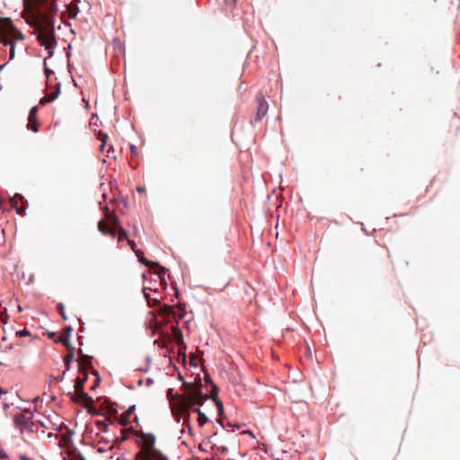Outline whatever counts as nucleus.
Returning <instances> with one entry per match:
<instances>
[{
  "mask_svg": "<svg viewBox=\"0 0 460 460\" xmlns=\"http://www.w3.org/2000/svg\"><path fill=\"white\" fill-rule=\"evenodd\" d=\"M58 0H31V9L40 31L37 35L38 43L45 49L49 57L55 53L57 46L54 31L55 17L58 11Z\"/></svg>",
  "mask_w": 460,
  "mask_h": 460,
  "instance_id": "obj_1",
  "label": "nucleus"
},
{
  "mask_svg": "<svg viewBox=\"0 0 460 460\" xmlns=\"http://www.w3.org/2000/svg\"><path fill=\"white\" fill-rule=\"evenodd\" d=\"M207 380L211 385V393L209 395L204 394V397L192 398L191 400H180L177 406L174 407V411H186V409H190L196 406H202L205 401L211 399L214 401L218 413L222 415L224 413V405L223 402L217 398L218 388L209 377Z\"/></svg>",
  "mask_w": 460,
  "mask_h": 460,
  "instance_id": "obj_2",
  "label": "nucleus"
},
{
  "mask_svg": "<svg viewBox=\"0 0 460 460\" xmlns=\"http://www.w3.org/2000/svg\"><path fill=\"white\" fill-rule=\"evenodd\" d=\"M87 379V375L85 374L83 378H76L74 385V392H69L68 395L70 399L75 402H84V403H93V399L87 393H85L84 388V384Z\"/></svg>",
  "mask_w": 460,
  "mask_h": 460,
  "instance_id": "obj_3",
  "label": "nucleus"
},
{
  "mask_svg": "<svg viewBox=\"0 0 460 460\" xmlns=\"http://www.w3.org/2000/svg\"><path fill=\"white\" fill-rule=\"evenodd\" d=\"M33 418V413L29 410L19 411L13 415V426L21 434L26 433V428Z\"/></svg>",
  "mask_w": 460,
  "mask_h": 460,
  "instance_id": "obj_4",
  "label": "nucleus"
},
{
  "mask_svg": "<svg viewBox=\"0 0 460 460\" xmlns=\"http://www.w3.org/2000/svg\"><path fill=\"white\" fill-rule=\"evenodd\" d=\"M155 270H158L155 272H152L150 274V284L151 286L148 287V289L154 292H156L158 290V286H166V280L164 277V273L168 272L169 270L163 267L162 268H155Z\"/></svg>",
  "mask_w": 460,
  "mask_h": 460,
  "instance_id": "obj_5",
  "label": "nucleus"
},
{
  "mask_svg": "<svg viewBox=\"0 0 460 460\" xmlns=\"http://www.w3.org/2000/svg\"><path fill=\"white\" fill-rule=\"evenodd\" d=\"M186 387L187 398L184 400H191L192 398L204 397L203 388L200 378L197 384L183 382Z\"/></svg>",
  "mask_w": 460,
  "mask_h": 460,
  "instance_id": "obj_6",
  "label": "nucleus"
},
{
  "mask_svg": "<svg viewBox=\"0 0 460 460\" xmlns=\"http://www.w3.org/2000/svg\"><path fill=\"white\" fill-rule=\"evenodd\" d=\"M256 101H257V111H256V116H255L254 119L251 120L252 124L261 121V119L266 116L268 110H269V104L263 96L257 95Z\"/></svg>",
  "mask_w": 460,
  "mask_h": 460,
  "instance_id": "obj_7",
  "label": "nucleus"
},
{
  "mask_svg": "<svg viewBox=\"0 0 460 460\" xmlns=\"http://www.w3.org/2000/svg\"><path fill=\"white\" fill-rule=\"evenodd\" d=\"M56 342H61V343L65 344L66 346L67 349L70 350V352L64 358L65 365H66V369L64 370V374H66L67 371H69L70 364L74 360L75 348L72 346V344H70L67 338L57 340Z\"/></svg>",
  "mask_w": 460,
  "mask_h": 460,
  "instance_id": "obj_8",
  "label": "nucleus"
},
{
  "mask_svg": "<svg viewBox=\"0 0 460 460\" xmlns=\"http://www.w3.org/2000/svg\"><path fill=\"white\" fill-rule=\"evenodd\" d=\"M174 407H172V416L174 417V420L177 423H180L181 421H182V427L186 426L187 423H190V413L189 411L190 409H186V411H174Z\"/></svg>",
  "mask_w": 460,
  "mask_h": 460,
  "instance_id": "obj_9",
  "label": "nucleus"
},
{
  "mask_svg": "<svg viewBox=\"0 0 460 460\" xmlns=\"http://www.w3.org/2000/svg\"><path fill=\"white\" fill-rule=\"evenodd\" d=\"M155 438L154 435H150L148 447H150V456L153 460H168V458L164 456L159 450L155 448Z\"/></svg>",
  "mask_w": 460,
  "mask_h": 460,
  "instance_id": "obj_10",
  "label": "nucleus"
},
{
  "mask_svg": "<svg viewBox=\"0 0 460 460\" xmlns=\"http://www.w3.org/2000/svg\"><path fill=\"white\" fill-rule=\"evenodd\" d=\"M60 88H61V84L60 83H57L56 84V87H55V90L53 92H50L49 93H48L47 95H45L41 100H40V103L42 105H45L47 103H49L51 102H54L59 95L60 93Z\"/></svg>",
  "mask_w": 460,
  "mask_h": 460,
  "instance_id": "obj_11",
  "label": "nucleus"
},
{
  "mask_svg": "<svg viewBox=\"0 0 460 460\" xmlns=\"http://www.w3.org/2000/svg\"><path fill=\"white\" fill-rule=\"evenodd\" d=\"M136 256L137 257L139 262H141L142 264H145L146 266L149 267L150 269L162 268V266L160 265L159 262L147 260L144 256V253L141 251H136Z\"/></svg>",
  "mask_w": 460,
  "mask_h": 460,
  "instance_id": "obj_12",
  "label": "nucleus"
},
{
  "mask_svg": "<svg viewBox=\"0 0 460 460\" xmlns=\"http://www.w3.org/2000/svg\"><path fill=\"white\" fill-rule=\"evenodd\" d=\"M166 397L169 401L175 399L176 402L172 403L171 408L172 409L173 406H177L180 400H184L178 393H175L172 388H169L166 392Z\"/></svg>",
  "mask_w": 460,
  "mask_h": 460,
  "instance_id": "obj_13",
  "label": "nucleus"
},
{
  "mask_svg": "<svg viewBox=\"0 0 460 460\" xmlns=\"http://www.w3.org/2000/svg\"><path fill=\"white\" fill-rule=\"evenodd\" d=\"M16 197H18L20 199H23V197L22 195L15 194L13 197H9V201L11 203L12 208H13L16 210V213L22 215L25 208L18 207Z\"/></svg>",
  "mask_w": 460,
  "mask_h": 460,
  "instance_id": "obj_14",
  "label": "nucleus"
},
{
  "mask_svg": "<svg viewBox=\"0 0 460 460\" xmlns=\"http://www.w3.org/2000/svg\"><path fill=\"white\" fill-rule=\"evenodd\" d=\"M193 412L198 414V423L199 427H203L209 421L208 417L199 408L193 409Z\"/></svg>",
  "mask_w": 460,
  "mask_h": 460,
  "instance_id": "obj_15",
  "label": "nucleus"
},
{
  "mask_svg": "<svg viewBox=\"0 0 460 460\" xmlns=\"http://www.w3.org/2000/svg\"><path fill=\"white\" fill-rule=\"evenodd\" d=\"M135 411H136V405H130L128 407V409L127 410V411L124 414L121 415L120 422H121L122 425L126 426L128 423L129 417H130L131 414L134 413Z\"/></svg>",
  "mask_w": 460,
  "mask_h": 460,
  "instance_id": "obj_16",
  "label": "nucleus"
},
{
  "mask_svg": "<svg viewBox=\"0 0 460 460\" xmlns=\"http://www.w3.org/2000/svg\"><path fill=\"white\" fill-rule=\"evenodd\" d=\"M4 44L5 46H9L10 47V52H9V60H13L15 57V42L14 41H9V40H5L4 41Z\"/></svg>",
  "mask_w": 460,
  "mask_h": 460,
  "instance_id": "obj_17",
  "label": "nucleus"
},
{
  "mask_svg": "<svg viewBox=\"0 0 460 460\" xmlns=\"http://www.w3.org/2000/svg\"><path fill=\"white\" fill-rule=\"evenodd\" d=\"M12 37L13 38L14 40H23L25 39L23 33L16 28L13 29Z\"/></svg>",
  "mask_w": 460,
  "mask_h": 460,
  "instance_id": "obj_18",
  "label": "nucleus"
},
{
  "mask_svg": "<svg viewBox=\"0 0 460 460\" xmlns=\"http://www.w3.org/2000/svg\"><path fill=\"white\" fill-rule=\"evenodd\" d=\"M37 113H38V107L37 106H33L31 109V111L29 112V116H28V120H29L30 123H32V122L36 121Z\"/></svg>",
  "mask_w": 460,
  "mask_h": 460,
  "instance_id": "obj_19",
  "label": "nucleus"
},
{
  "mask_svg": "<svg viewBox=\"0 0 460 460\" xmlns=\"http://www.w3.org/2000/svg\"><path fill=\"white\" fill-rule=\"evenodd\" d=\"M38 431V426L36 423H34L32 420L29 423V425L26 428V433H34Z\"/></svg>",
  "mask_w": 460,
  "mask_h": 460,
  "instance_id": "obj_20",
  "label": "nucleus"
},
{
  "mask_svg": "<svg viewBox=\"0 0 460 460\" xmlns=\"http://www.w3.org/2000/svg\"><path fill=\"white\" fill-rule=\"evenodd\" d=\"M57 307H58V313L60 314L62 319L64 321L67 320V316H66V314L65 313V306H64V305L62 303H58Z\"/></svg>",
  "mask_w": 460,
  "mask_h": 460,
  "instance_id": "obj_21",
  "label": "nucleus"
},
{
  "mask_svg": "<svg viewBox=\"0 0 460 460\" xmlns=\"http://www.w3.org/2000/svg\"><path fill=\"white\" fill-rule=\"evenodd\" d=\"M98 230L104 234H109L110 231L108 230L107 226L104 225V223L101 220L98 223Z\"/></svg>",
  "mask_w": 460,
  "mask_h": 460,
  "instance_id": "obj_22",
  "label": "nucleus"
},
{
  "mask_svg": "<svg viewBox=\"0 0 460 460\" xmlns=\"http://www.w3.org/2000/svg\"><path fill=\"white\" fill-rule=\"evenodd\" d=\"M9 315L6 313V308H4V311L0 314V321L3 322L4 323H7Z\"/></svg>",
  "mask_w": 460,
  "mask_h": 460,
  "instance_id": "obj_23",
  "label": "nucleus"
},
{
  "mask_svg": "<svg viewBox=\"0 0 460 460\" xmlns=\"http://www.w3.org/2000/svg\"><path fill=\"white\" fill-rule=\"evenodd\" d=\"M128 234L126 233V231L124 229H121L120 230V233L119 234V237H118V241L119 242H122L123 240H127L128 241Z\"/></svg>",
  "mask_w": 460,
  "mask_h": 460,
  "instance_id": "obj_24",
  "label": "nucleus"
},
{
  "mask_svg": "<svg viewBox=\"0 0 460 460\" xmlns=\"http://www.w3.org/2000/svg\"><path fill=\"white\" fill-rule=\"evenodd\" d=\"M30 335H31V332L26 329L20 330V331L16 332V336H19V337H26V336H30Z\"/></svg>",
  "mask_w": 460,
  "mask_h": 460,
  "instance_id": "obj_25",
  "label": "nucleus"
},
{
  "mask_svg": "<svg viewBox=\"0 0 460 460\" xmlns=\"http://www.w3.org/2000/svg\"><path fill=\"white\" fill-rule=\"evenodd\" d=\"M44 66H45V69H44L45 75L49 79V76L53 74V71L48 67L46 59L44 60Z\"/></svg>",
  "mask_w": 460,
  "mask_h": 460,
  "instance_id": "obj_26",
  "label": "nucleus"
},
{
  "mask_svg": "<svg viewBox=\"0 0 460 460\" xmlns=\"http://www.w3.org/2000/svg\"><path fill=\"white\" fill-rule=\"evenodd\" d=\"M99 140L103 143V144H107V140H108V135L103 133V132H100L99 133Z\"/></svg>",
  "mask_w": 460,
  "mask_h": 460,
  "instance_id": "obj_27",
  "label": "nucleus"
},
{
  "mask_svg": "<svg viewBox=\"0 0 460 460\" xmlns=\"http://www.w3.org/2000/svg\"><path fill=\"white\" fill-rule=\"evenodd\" d=\"M28 128L33 131V132H38L39 131V127H38V124L35 122H32V123H30L28 124Z\"/></svg>",
  "mask_w": 460,
  "mask_h": 460,
  "instance_id": "obj_28",
  "label": "nucleus"
},
{
  "mask_svg": "<svg viewBox=\"0 0 460 460\" xmlns=\"http://www.w3.org/2000/svg\"><path fill=\"white\" fill-rule=\"evenodd\" d=\"M130 154L134 156H137L138 155L137 148L135 145L130 144L129 145Z\"/></svg>",
  "mask_w": 460,
  "mask_h": 460,
  "instance_id": "obj_29",
  "label": "nucleus"
},
{
  "mask_svg": "<svg viewBox=\"0 0 460 460\" xmlns=\"http://www.w3.org/2000/svg\"><path fill=\"white\" fill-rule=\"evenodd\" d=\"M128 245L130 246V248L132 249V251H134L136 252L137 250V243L132 241V240H129L128 239Z\"/></svg>",
  "mask_w": 460,
  "mask_h": 460,
  "instance_id": "obj_30",
  "label": "nucleus"
},
{
  "mask_svg": "<svg viewBox=\"0 0 460 460\" xmlns=\"http://www.w3.org/2000/svg\"><path fill=\"white\" fill-rule=\"evenodd\" d=\"M147 289H148V288L144 287L142 288V293H143L144 296L146 297V299L149 300L150 299V295L147 294V292H146Z\"/></svg>",
  "mask_w": 460,
  "mask_h": 460,
  "instance_id": "obj_31",
  "label": "nucleus"
},
{
  "mask_svg": "<svg viewBox=\"0 0 460 460\" xmlns=\"http://www.w3.org/2000/svg\"><path fill=\"white\" fill-rule=\"evenodd\" d=\"M184 429H187L188 433H189L190 436H192V427H191L190 423H187V425H186V426H184V427L182 428V430H183Z\"/></svg>",
  "mask_w": 460,
  "mask_h": 460,
  "instance_id": "obj_32",
  "label": "nucleus"
},
{
  "mask_svg": "<svg viewBox=\"0 0 460 460\" xmlns=\"http://www.w3.org/2000/svg\"><path fill=\"white\" fill-rule=\"evenodd\" d=\"M65 374L63 373L61 376H50V378L54 379L55 381H62L64 379Z\"/></svg>",
  "mask_w": 460,
  "mask_h": 460,
  "instance_id": "obj_33",
  "label": "nucleus"
},
{
  "mask_svg": "<svg viewBox=\"0 0 460 460\" xmlns=\"http://www.w3.org/2000/svg\"><path fill=\"white\" fill-rule=\"evenodd\" d=\"M0 458L1 459L8 458V454L3 449H0Z\"/></svg>",
  "mask_w": 460,
  "mask_h": 460,
  "instance_id": "obj_34",
  "label": "nucleus"
},
{
  "mask_svg": "<svg viewBox=\"0 0 460 460\" xmlns=\"http://www.w3.org/2000/svg\"><path fill=\"white\" fill-rule=\"evenodd\" d=\"M66 332H67V334H66V338H67V339H68V337H69V335H70V333H71V332H72V327H71V326H67V327L66 328ZM59 339H65V337H59L58 340H59Z\"/></svg>",
  "mask_w": 460,
  "mask_h": 460,
  "instance_id": "obj_35",
  "label": "nucleus"
},
{
  "mask_svg": "<svg viewBox=\"0 0 460 460\" xmlns=\"http://www.w3.org/2000/svg\"><path fill=\"white\" fill-rule=\"evenodd\" d=\"M19 459L20 460H34L33 458H31L25 455H19Z\"/></svg>",
  "mask_w": 460,
  "mask_h": 460,
  "instance_id": "obj_36",
  "label": "nucleus"
},
{
  "mask_svg": "<svg viewBox=\"0 0 460 460\" xmlns=\"http://www.w3.org/2000/svg\"><path fill=\"white\" fill-rule=\"evenodd\" d=\"M146 385H151L154 384V380L150 377L146 378Z\"/></svg>",
  "mask_w": 460,
  "mask_h": 460,
  "instance_id": "obj_37",
  "label": "nucleus"
},
{
  "mask_svg": "<svg viewBox=\"0 0 460 460\" xmlns=\"http://www.w3.org/2000/svg\"><path fill=\"white\" fill-rule=\"evenodd\" d=\"M3 405H4V409H6V408L11 407V406L13 405V402H4L3 403Z\"/></svg>",
  "mask_w": 460,
  "mask_h": 460,
  "instance_id": "obj_38",
  "label": "nucleus"
},
{
  "mask_svg": "<svg viewBox=\"0 0 460 460\" xmlns=\"http://www.w3.org/2000/svg\"><path fill=\"white\" fill-rule=\"evenodd\" d=\"M137 192H139V193H140V192H144V191L146 190V189H145V187H144V186H138V187L137 188Z\"/></svg>",
  "mask_w": 460,
  "mask_h": 460,
  "instance_id": "obj_39",
  "label": "nucleus"
},
{
  "mask_svg": "<svg viewBox=\"0 0 460 460\" xmlns=\"http://www.w3.org/2000/svg\"><path fill=\"white\" fill-rule=\"evenodd\" d=\"M83 357L86 359V361H87V362L91 363V361H92V359H93V358H92V357L87 356V355H84V354H83Z\"/></svg>",
  "mask_w": 460,
  "mask_h": 460,
  "instance_id": "obj_40",
  "label": "nucleus"
},
{
  "mask_svg": "<svg viewBox=\"0 0 460 460\" xmlns=\"http://www.w3.org/2000/svg\"><path fill=\"white\" fill-rule=\"evenodd\" d=\"M227 450H228V448H227L226 446H221V447H220V451H221L222 453L226 452Z\"/></svg>",
  "mask_w": 460,
  "mask_h": 460,
  "instance_id": "obj_41",
  "label": "nucleus"
},
{
  "mask_svg": "<svg viewBox=\"0 0 460 460\" xmlns=\"http://www.w3.org/2000/svg\"><path fill=\"white\" fill-rule=\"evenodd\" d=\"M173 290H174V297H178L179 296V291H178V288H173Z\"/></svg>",
  "mask_w": 460,
  "mask_h": 460,
  "instance_id": "obj_42",
  "label": "nucleus"
},
{
  "mask_svg": "<svg viewBox=\"0 0 460 460\" xmlns=\"http://www.w3.org/2000/svg\"><path fill=\"white\" fill-rule=\"evenodd\" d=\"M111 217H112V219H113L114 221H116V222H117V221H119L118 217H117L114 213H111Z\"/></svg>",
  "mask_w": 460,
  "mask_h": 460,
  "instance_id": "obj_43",
  "label": "nucleus"
},
{
  "mask_svg": "<svg viewBox=\"0 0 460 460\" xmlns=\"http://www.w3.org/2000/svg\"><path fill=\"white\" fill-rule=\"evenodd\" d=\"M105 146H106V144L102 143L101 146H100V151L102 152L104 150V148H105Z\"/></svg>",
  "mask_w": 460,
  "mask_h": 460,
  "instance_id": "obj_44",
  "label": "nucleus"
},
{
  "mask_svg": "<svg viewBox=\"0 0 460 460\" xmlns=\"http://www.w3.org/2000/svg\"><path fill=\"white\" fill-rule=\"evenodd\" d=\"M146 360L147 364H150L151 357L150 356H146Z\"/></svg>",
  "mask_w": 460,
  "mask_h": 460,
  "instance_id": "obj_45",
  "label": "nucleus"
},
{
  "mask_svg": "<svg viewBox=\"0 0 460 460\" xmlns=\"http://www.w3.org/2000/svg\"><path fill=\"white\" fill-rule=\"evenodd\" d=\"M7 392L4 390L3 388H0V395L5 394Z\"/></svg>",
  "mask_w": 460,
  "mask_h": 460,
  "instance_id": "obj_46",
  "label": "nucleus"
},
{
  "mask_svg": "<svg viewBox=\"0 0 460 460\" xmlns=\"http://www.w3.org/2000/svg\"><path fill=\"white\" fill-rule=\"evenodd\" d=\"M140 371H143V372H147L148 370V367H143V368H139Z\"/></svg>",
  "mask_w": 460,
  "mask_h": 460,
  "instance_id": "obj_47",
  "label": "nucleus"
},
{
  "mask_svg": "<svg viewBox=\"0 0 460 460\" xmlns=\"http://www.w3.org/2000/svg\"><path fill=\"white\" fill-rule=\"evenodd\" d=\"M94 375L97 376L98 382H100V376L97 371H94Z\"/></svg>",
  "mask_w": 460,
  "mask_h": 460,
  "instance_id": "obj_48",
  "label": "nucleus"
},
{
  "mask_svg": "<svg viewBox=\"0 0 460 460\" xmlns=\"http://www.w3.org/2000/svg\"><path fill=\"white\" fill-rule=\"evenodd\" d=\"M7 63L0 65V72L4 69Z\"/></svg>",
  "mask_w": 460,
  "mask_h": 460,
  "instance_id": "obj_49",
  "label": "nucleus"
},
{
  "mask_svg": "<svg viewBox=\"0 0 460 460\" xmlns=\"http://www.w3.org/2000/svg\"><path fill=\"white\" fill-rule=\"evenodd\" d=\"M7 349H13V344L8 345V346H7Z\"/></svg>",
  "mask_w": 460,
  "mask_h": 460,
  "instance_id": "obj_50",
  "label": "nucleus"
},
{
  "mask_svg": "<svg viewBox=\"0 0 460 460\" xmlns=\"http://www.w3.org/2000/svg\"><path fill=\"white\" fill-rule=\"evenodd\" d=\"M39 423H40V425L41 427L46 428V426H45V424H44V422H43V421H39Z\"/></svg>",
  "mask_w": 460,
  "mask_h": 460,
  "instance_id": "obj_51",
  "label": "nucleus"
},
{
  "mask_svg": "<svg viewBox=\"0 0 460 460\" xmlns=\"http://www.w3.org/2000/svg\"><path fill=\"white\" fill-rule=\"evenodd\" d=\"M55 335H56V334H55V332H50V333L49 334V336L50 338H53Z\"/></svg>",
  "mask_w": 460,
  "mask_h": 460,
  "instance_id": "obj_52",
  "label": "nucleus"
},
{
  "mask_svg": "<svg viewBox=\"0 0 460 460\" xmlns=\"http://www.w3.org/2000/svg\"><path fill=\"white\" fill-rule=\"evenodd\" d=\"M22 310H23L22 307L21 305H18V311L22 312Z\"/></svg>",
  "mask_w": 460,
  "mask_h": 460,
  "instance_id": "obj_53",
  "label": "nucleus"
},
{
  "mask_svg": "<svg viewBox=\"0 0 460 460\" xmlns=\"http://www.w3.org/2000/svg\"><path fill=\"white\" fill-rule=\"evenodd\" d=\"M142 277H143L144 279H146V273H143Z\"/></svg>",
  "mask_w": 460,
  "mask_h": 460,
  "instance_id": "obj_54",
  "label": "nucleus"
},
{
  "mask_svg": "<svg viewBox=\"0 0 460 460\" xmlns=\"http://www.w3.org/2000/svg\"><path fill=\"white\" fill-rule=\"evenodd\" d=\"M104 209H105L107 212H109V207H108L107 205L104 207Z\"/></svg>",
  "mask_w": 460,
  "mask_h": 460,
  "instance_id": "obj_55",
  "label": "nucleus"
},
{
  "mask_svg": "<svg viewBox=\"0 0 460 460\" xmlns=\"http://www.w3.org/2000/svg\"><path fill=\"white\" fill-rule=\"evenodd\" d=\"M142 383H143V381H142V380H139V381L137 382V385H142Z\"/></svg>",
  "mask_w": 460,
  "mask_h": 460,
  "instance_id": "obj_56",
  "label": "nucleus"
},
{
  "mask_svg": "<svg viewBox=\"0 0 460 460\" xmlns=\"http://www.w3.org/2000/svg\"><path fill=\"white\" fill-rule=\"evenodd\" d=\"M179 379L183 382V377L181 375H179Z\"/></svg>",
  "mask_w": 460,
  "mask_h": 460,
  "instance_id": "obj_57",
  "label": "nucleus"
},
{
  "mask_svg": "<svg viewBox=\"0 0 460 460\" xmlns=\"http://www.w3.org/2000/svg\"><path fill=\"white\" fill-rule=\"evenodd\" d=\"M109 148H110V149H109V151H110V150H111L112 152H114V150H113V148H112V146H110V147H109Z\"/></svg>",
  "mask_w": 460,
  "mask_h": 460,
  "instance_id": "obj_58",
  "label": "nucleus"
},
{
  "mask_svg": "<svg viewBox=\"0 0 460 460\" xmlns=\"http://www.w3.org/2000/svg\"><path fill=\"white\" fill-rule=\"evenodd\" d=\"M96 388V385H93L91 389L94 390Z\"/></svg>",
  "mask_w": 460,
  "mask_h": 460,
  "instance_id": "obj_59",
  "label": "nucleus"
},
{
  "mask_svg": "<svg viewBox=\"0 0 460 460\" xmlns=\"http://www.w3.org/2000/svg\"><path fill=\"white\" fill-rule=\"evenodd\" d=\"M234 4H235L237 0H231Z\"/></svg>",
  "mask_w": 460,
  "mask_h": 460,
  "instance_id": "obj_60",
  "label": "nucleus"
},
{
  "mask_svg": "<svg viewBox=\"0 0 460 460\" xmlns=\"http://www.w3.org/2000/svg\"><path fill=\"white\" fill-rule=\"evenodd\" d=\"M73 83L75 86H77L75 80L73 79Z\"/></svg>",
  "mask_w": 460,
  "mask_h": 460,
  "instance_id": "obj_61",
  "label": "nucleus"
},
{
  "mask_svg": "<svg viewBox=\"0 0 460 460\" xmlns=\"http://www.w3.org/2000/svg\"><path fill=\"white\" fill-rule=\"evenodd\" d=\"M135 421H138V417L137 416L135 417Z\"/></svg>",
  "mask_w": 460,
  "mask_h": 460,
  "instance_id": "obj_62",
  "label": "nucleus"
},
{
  "mask_svg": "<svg viewBox=\"0 0 460 460\" xmlns=\"http://www.w3.org/2000/svg\"><path fill=\"white\" fill-rule=\"evenodd\" d=\"M244 433H249L251 434L252 432L250 430H246Z\"/></svg>",
  "mask_w": 460,
  "mask_h": 460,
  "instance_id": "obj_63",
  "label": "nucleus"
}]
</instances>
